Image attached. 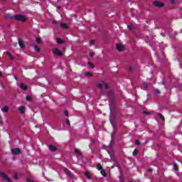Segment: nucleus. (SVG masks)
Wrapping results in <instances>:
<instances>
[{"label": "nucleus", "instance_id": "obj_1", "mask_svg": "<svg viewBox=\"0 0 182 182\" xmlns=\"http://www.w3.org/2000/svg\"><path fill=\"white\" fill-rule=\"evenodd\" d=\"M14 21H17L18 22H26V20L28 19L26 16L22 15V14H16L14 16Z\"/></svg>", "mask_w": 182, "mask_h": 182}, {"label": "nucleus", "instance_id": "obj_2", "mask_svg": "<svg viewBox=\"0 0 182 182\" xmlns=\"http://www.w3.org/2000/svg\"><path fill=\"white\" fill-rule=\"evenodd\" d=\"M53 55H55V56H59V58H62V56H63V53L57 48L53 49Z\"/></svg>", "mask_w": 182, "mask_h": 182}, {"label": "nucleus", "instance_id": "obj_3", "mask_svg": "<svg viewBox=\"0 0 182 182\" xmlns=\"http://www.w3.org/2000/svg\"><path fill=\"white\" fill-rule=\"evenodd\" d=\"M153 5L155 8H163L164 6V3L159 1H153Z\"/></svg>", "mask_w": 182, "mask_h": 182}, {"label": "nucleus", "instance_id": "obj_4", "mask_svg": "<svg viewBox=\"0 0 182 182\" xmlns=\"http://www.w3.org/2000/svg\"><path fill=\"white\" fill-rule=\"evenodd\" d=\"M0 177H3V180L5 181L11 182V178L8 177V175H6L4 172H0Z\"/></svg>", "mask_w": 182, "mask_h": 182}, {"label": "nucleus", "instance_id": "obj_5", "mask_svg": "<svg viewBox=\"0 0 182 182\" xmlns=\"http://www.w3.org/2000/svg\"><path fill=\"white\" fill-rule=\"evenodd\" d=\"M21 149L19 148H15L11 149L12 154H14V156H18L21 153Z\"/></svg>", "mask_w": 182, "mask_h": 182}, {"label": "nucleus", "instance_id": "obj_6", "mask_svg": "<svg viewBox=\"0 0 182 182\" xmlns=\"http://www.w3.org/2000/svg\"><path fill=\"white\" fill-rule=\"evenodd\" d=\"M64 172L65 173V174H67V176H68V177H70V178H73V174H72V172L69 171V169L65 168Z\"/></svg>", "mask_w": 182, "mask_h": 182}, {"label": "nucleus", "instance_id": "obj_7", "mask_svg": "<svg viewBox=\"0 0 182 182\" xmlns=\"http://www.w3.org/2000/svg\"><path fill=\"white\" fill-rule=\"evenodd\" d=\"M18 45L21 48V49H25V43H23V41H22V38H18Z\"/></svg>", "mask_w": 182, "mask_h": 182}, {"label": "nucleus", "instance_id": "obj_8", "mask_svg": "<svg viewBox=\"0 0 182 182\" xmlns=\"http://www.w3.org/2000/svg\"><path fill=\"white\" fill-rule=\"evenodd\" d=\"M117 49L119 52H123L124 50V46L122 44H117Z\"/></svg>", "mask_w": 182, "mask_h": 182}, {"label": "nucleus", "instance_id": "obj_9", "mask_svg": "<svg viewBox=\"0 0 182 182\" xmlns=\"http://www.w3.org/2000/svg\"><path fill=\"white\" fill-rule=\"evenodd\" d=\"M49 150H50V151L55 152V151H58V148H56V146L50 144L48 146Z\"/></svg>", "mask_w": 182, "mask_h": 182}, {"label": "nucleus", "instance_id": "obj_10", "mask_svg": "<svg viewBox=\"0 0 182 182\" xmlns=\"http://www.w3.org/2000/svg\"><path fill=\"white\" fill-rule=\"evenodd\" d=\"M25 110H26V108L25 107V106H21L18 108V112L19 113H21V114H24L25 113Z\"/></svg>", "mask_w": 182, "mask_h": 182}, {"label": "nucleus", "instance_id": "obj_11", "mask_svg": "<svg viewBox=\"0 0 182 182\" xmlns=\"http://www.w3.org/2000/svg\"><path fill=\"white\" fill-rule=\"evenodd\" d=\"M56 42H57V43H58V45H63V43H65V41L63 40H62V38H57Z\"/></svg>", "mask_w": 182, "mask_h": 182}, {"label": "nucleus", "instance_id": "obj_12", "mask_svg": "<svg viewBox=\"0 0 182 182\" xmlns=\"http://www.w3.org/2000/svg\"><path fill=\"white\" fill-rule=\"evenodd\" d=\"M20 87L22 89V90H28V85H25L24 83H21L20 85Z\"/></svg>", "mask_w": 182, "mask_h": 182}, {"label": "nucleus", "instance_id": "obj_13", "mask_svg": "<svg viewBox=\"0 0 182 182\" xmlns=\"http://www.w3.org/2000/svg\"><path fill=\"white\" fill-rule=\"evenodd\" d=\"M157 116H159V117L161 119L162 122H166V119L164 118V116L161 114V113H158Z\"/></svg>", "mask_w": 182, "mask_h": 182}, {"label": "nucleus", "instance_id": "obj_14", "mask_svg": "<svg viewBox=\"0 0 182 182\" xmlns=\"http://www.w3.org/2000/svg\"><path fill=\"white\" fill-rule=\"evenodd\" d=\"M4 18L6 19H14V16H11V14L4 15Z\"/></svg>", "mask_w": 182, "mask_h": 182}, {"label": "nucleus", "instance_id": "obj_15", "mask_svg": "<svg viewBox=\"0 0 182 182\" xmlns=\"http://www.w3.org/2000/svg\"><path fill=\"white\" fill-rule=\"evenodd\" d=\"M9 110V107H4L1 109V111L4 112V113H8Z\"/></svg>", "mask_w": 182, "mask_h": 182}, {"label": "nucleus", "instance_id": "obj_16", "mask_svg": "<svg viewBox=\"0 0 182 182\" xmlns=\"http://www.w3.org/2000/svg\"><path fill=\"white\" fill-rule=\"evenodd\" d=\"M60 28H63V29H68V24L63 23L60 24Z\"/></svg>", "mask_w": 182, "mask_h": 182}, {"label": "nucleus", "instance_id": "obj_17", "mask_svg": "<svg viewBox=\"0 0 182 182\" xmlns=\"http://www.w3.org/2000/svg\"><path fill=\"white\" fill-rule=\"evenodd\" d=\"M36 41L37 42V43H39V44L43 43V42L42 41V38H41V37L37 38Z\"/></svg>", "mask_w": 182, "mask_h": 182}, {"label": "nucleus", "instance_id": "obj_18", "mask_svg": "<svg viewBox=\"0 0 182 182\" xmlns=\"http://www.w3.org/2000/svg\"><path fill=\"white\" fill-rule=\"evenodd\" d=\"M6 55L9 57V59H10L11 60H14V56H12V54H11L10 53H6Z\"/></svg>", "mask_w": 182, "mask_h": 182}, {"label": "nucleus", "instance_id": "obj_19", "mask_svg": "<svg viewBox=\"0 0 182 182\" xmlns=\"http://www.w3.org/2000/svg\"><path fill=\"white\" fill-rule=\"evenodd\" d=\"M101 174H102L104 177H107V173H106V171H105V169H102V170H101Z\"/></svg>", "mask_w": 182, "mask_h": 182}, {"label": "nucleus", "instance_id": "obj_20", "mask_svg": "<svg viewBox=\"0 0 182 182\" xmlns=\"http://www.w3.org/2000/svg\"><path fill=\"white\" fill-rule=\"evenodd\" d=\"M75 153H76V154H78V156H82V152H80V151L77 149H75L74 150Z\"/></svg>", "mask_w": 182, "mask_h": 182}, {"label": "nucleus", "instance_id": "obj_21", "mask_svg": "<svg viewBox=\"0 0 182 182\" xmlns=\"http://www.w3.org/2000/svg\"><path fill=\"white\" fill-rule=\"evenodd\" d=\"M173 168L176 171H178V165H177V164L173 163Z\"/></svg>", "mask_w": 182, "mask_h": 182}, {"label": "nucleus", "instance_id": "obj_22", "mask_svg": "<svg viewBox=\"0 0 182 182\" xmlns=\"http://www.w3.org/2000/svg\"><path fill=\"white\" fill-rule=\"evenodd\" d=\"M85 177H87V178H92V176H90V173L87 171H86L85 173Z\"/></svg>", "mask_w": 182, "mask_h": 182}, {"label": "nucleus", "instance_id": "obj_23", "mask_svg": "<svg viewBox=\"0 0 182 182\" xmlns=\"http://www.w3.org/2000/svg\"><path fill=\"white\" fill-rule=\"evenodd\" d=\"M88 66L89 68H90L91 69H93L95 68V65H93L92 63L91 62H88Z\"/></svg>", "mask_w": 182, "mask_h": 182}, {"label": "nucleus", "instance_id": "obj_24", "mask_svg": "<svg viewBox=\"0 0 182 182\" xmlns=\"http://www.w3.org/2000/svg\"><path fill=\"white\" fill-rule=\"evenodd\" d=\"M85 76H89L90 77H92V76H93V74H92V73L90 72H87L85 73Z\"/></svg>", "mask_w": 182, "mask_h": 182}, {"label": "nucleus", "instance_id": "obj_25", "mask_svg": "<svg viewBox=\"0 0 182 182\" xmlns=\"http://www.w3.org/2000/svg\"><path fill=\"white\" fill-rule=\"evenodd\" d=\"M97 170H103V167L102 166V164H98L97 165Z\"/></svg>", "mask_w": 182, "mask_h": 182}, {"label": "nucleus", "instance_id": "obj_26", "mask_svg": "<svg viewBox=\"0 0 182 182\" xmlns=\"http://www.w3.org/2000/svg\"><path fill=\"white\" fill-rule=\"evenodd\" d=\"M34 49L36 52H41V48L38 46H34Z\"/></svg>", "mask_w": 182, "mask_h": 182}, {"label": "nucleus", "instance_id": "obj_27", "mask_svg": "<svg viewBox=\"0 0 182 182\" xmlns=\"http://www.w3.org/2000/svg\"><path fill=\"white\" fill-rule=\"evenodd\" d=\"M26 100H28V102H32V97H31V96H26Z\"/></svg>", "mask_w": 182, "mask_h": 182}, {"label": "nucleus", "instance_id": "obj_28", "mask_svg": "<svg viewBox=\"0 0 182 182\" xmlns=\"http://www.w3.org/2000/svg\"><path fill=\"white\" fill-rule=\"evenodd\" d=\"M138 153H139V150L134 149V151H133V156H137Z\"/></svg>", "mask_w": 182, "mask_h": 182}, {"label": "nucleus", "instance_id": "obj_29", "mask_svg": "<svg viewBox=\"0 0 182 182\" xmlns=\"http://www.w3.org/2000/svg\"><path fill=\"white\" fill-rule=\"evenodd\" d=\"M135 144H136V146H140V141H139V139H136V140H135Z\"/></svg>", "mask_w": 182, "mask_h": 182}, {"label": "nucleus", "instance_id": "obj_30", "mask_svg": "<svg viewBox=\"0 0 182 182\" xmlns=\"http://www.w3.org/2000/svg\"><path fill=\"white\" fill-rule=\"evenodd\" d=\"M65 122H66V124H68V126L70 127V121H69V119H66Z\"/></svg>", "mask_w": 182, "mask_h": 182}, {"label": "nucleus", "instance_id": "obj_31", "mask_svg": "<svg viewBox=\"0 0 182 182\" xmlns=\"http://www.w3.org/2000/svg\"><path fill=\"white\" fill-rule=\"evenodd\" d=\"M143 86L145 87V89H147L149 87V85L146 82H143Z\"/></svg>", "mask_w": 182, "mask_h": 182}, {"label": "nucleus", "instance_id": "obj_32", "mask_svg": "<svg viewBox=\"0 0 182 182\" xmlns=\"http://www.w3.org/2000/svg\"><path fill=\"white\" fill-rule=\"evenodd\" d=\"M128 29H129V31H132L133 29V25H132V24L129 25Z\"/></svg>", "mask_w": 182, "mask_h": 182}, {"label": "nucleus", "instance_id": "obj_33", "mask_svg": "<svg viewBox=\"0 0 182 182\" xmlns=\"http://www.w3.org/2000/svg\"><path fill=\"white\" fill-rule=\"evenodd\" d=\"M144 114H146V115H150V114H151V112H146V111H144Z\"/></svg>", "mask_w": 182, "mask_h": 182}, {"label": "nucleus", "instance_id": "obj_34", "mask_svg": "<svg viewBox=\"0 0 182 182\" xmlns=\"http://www.w3.org/2000/svg\"><path fill=\"white\" fill-rule=\"evenodd\" d=\"M95 43H96V41L95 40H91L90 41V44L91 45H95Z\"/></svg>", "mask_w": 182, "mask_h": 182}, {"label": "nucleus", "instance_id": "obj_35", "mask_svg": "<svg viewBox=\"0 0 182 182\" xmlns=\"http://www.w3.org/2000/svg\"><path fill=\"white\" fill-rule=\"evenodd\" d=\"M97 87H98L99 89H102L103 85H102V84H98V85H97Z\"/></svg>", "mask_w": 182, "mask_h": 182}, {"label": "nucleus", "instance_id": "obj_36", "mask_svg": "<svg viewBox=\"0 0 182 182\" xmlns=\"http://www.w3.org/2000/svg\"><path fill=\"white\" fill-rule=\"evenodd\" d=\"M64 114H65V116H69V112H68V110H65L64 112Z\"/></svg>", "mask_w": 182, "mask_h": 182}, {"label": "nucleus", "instance_id": "obj_37", "mask_svg": "<svg viewBox=\"0 0 182 182\" xmlns=\"http://www.w3.org/2000/svg\"><path fill=\"white\" fill-rule=\"evenodd\" d=\"M91 142H92V144H95L96 143V139H91Z\"/></svg>", "mask_w": 182, "mask_h": 182}, {"label": "nucleus", "instance_id": "obj_38", "mask_svg": "<svg viewBox=\"0 0 182 182\" xmlns=\"http://www.w3.org/2000/svg\"><path fill=\"white\" fill-rule=\"evenodd\" d=\"M146 171H148V173H153V169L152 168H148L146 170Z\"/></svg>", "mask_w": 182, "mask_h": 182}, {"label": "nucleus", "instance_id": "obj_39", "mask_svg": "<svg viewBox=\"0 0 182 182\" xmlns=\"http://www.w3.org/2000/svg\"><path fill=\"white\" fill-rule=\"evenodd\" d=\"M105 89H109V85L107 82L105 83Z\"/></svg>", "mask_w": 182, "mask_h": 182}, {"label": "nucleus", "instance_id": "obj_40", "mask_svg": "<svg viewBox=\"0 0 182 182\" xmlns=\"http://www.w3.org/2000/svg\"><path fill=\"white\" fill-rule=\"evenodd\" d=\"M27 182H34L33 179H31L29 178H27Z\"/></svg>", "mask_w": 182, "mask_h": 182}, {"label": "nucleus", "instance_id": "obj_41", "mask_svg": "<svg viewBox=\"0 0 182 182\" xmlns=\"http://www.w3.org/2000/svg\"><path fill=\"white\" fill-rule=\"evenodd\" d=\"M155 92L157 94V95H160V90H155Z\"/></svg>", "mask_w": 182, "mask_h": 182}, {"label": "nucleus", "instance_id": "obj_42", "mask_svg": "<svg viewBox=\"0 0 182 182\" xmlns=\"http://www.w3.org/2000/svg\"><path fill=\"white\" fill-rule=\"evenodd\" d=\"M171 4H172V5H174V4H176V0H171Z\"/></svg>", "mask_w": 182, "mask_h": 182}, {"label": "nucleus", "instance_id": "obj_43", "mask_svg": "<svg viewBox=\"0 0 182 182\" xmlns=\"http://www.w3.org/2000/svg\"><path fill=\"white\" fill-rule=\"evenodd\" d=\"M90 56H91V58H93V56H95V53H90Z\"/></svg>", "mask_w": 182, "mask_h": 182}, {"label": "nucleus", "instance_id": "obj_44", "mask_svg": "<svg viewBox=\"0 0 182 182\" xmlns=\"http://www.w3.org/2000/svg\"><path fill=\"white\" fill-rule=\"evenodd\" d=\"M53 23L54 25H58V21H53Z\"/></svg>", "mask_w": 182, "mask_h": 182}, {"label": "nucleus", "instance_id": "obj_45", "mask_svg": "<svg viewBox=\"0 0 182 182\" xmlns=\"http://www.w3.org/2000/svg\"><path fill=\"white\" fill-rule=\"evenodd\" d=\"M0 124H2V117L0 116Z\"/></svg>", "mask_w": 182, "mask_h": 182}, {"label": "nucleus", "instance_id": "obj_46", "mask_svg": "<svg viewBox=\"0 0 182 182\" xmlns=\"http://www.w3.org/2000/svg\"><path fill=\"white\" fill-rule=\"evenodd\" d=\"M129 70L130 71H132V70H133V68L129 67Z\"/></svg>", "mask_w": 182, "mask_h": 182}, {"label": "nucleus", "instance_id": "obj_47", "mask_svg": "<svg viewBox=\"0 0 182 182\" xmlns=\"http://www.w3.org/2000/svg\"><path fill=\"white\" fill-rule=\"evenodd\" d=\"M16 80H18V77H16V75L14 76Z\"/></svg>", "mask_w": 182, "mask_h": 182}, {"label": "nucleus", "instance_id": "obj_48", "mask_svg": "<svg viewBox=\"0 0 182 182\" xmlns=\"http://www.w3.org/2000/svg\"><path fill=\"white\" fill-rule=\"evenodd\" d=\"M0 77H2V73L0 72Z\"/></svg>", "mask_w": 182, "mask_h": 182}, {"label": "nucleus", "instance_id": "obj_49", "mask_svg": "<svg viewBox=\"0 0 182 182\" xmlns=\"http://www.w3.org/2000/svg\"><path fill=\"white\" fill-rule=\"evenodd\" d=\"M15 178H18V175L14 176Z\"/></svg>", "mask_w": 182, "mask_h": 182}, {"label": "nucleus", "instance_id": "obj_50", "mask_svg": "<svg viewBox=\"0 0 182 182\" xmlns=\"http://www.w3.org/2000/svg\"><path fill=\"white\" fill-rule=\"evenodd\" d=\"M161 83H162V85H165V82H164V81H162V82H161Z\"/></svg>", "mask_w": 182, "mask_h": 182}, {"label": "nucleus", "instance_id": "obj_51", "mask_svg": "<svg viewBox=\"0 0 182 182\" xmlns=\"http://www.w3.org/2000/svg\"><path fill=\"white\" fill-rule=\"evenodd\" d=\"M58 9H60V6H58Z\"/></svg>", "mask_w": 182, "mask_h": 182}, {"label": "nucleus", "instance_id": "obj_52", "mask_svg": "<svg viewBox=\"0 0 182 182\" xmlns=\"http://www.w3.org/2000/svg\"><path fill=\"white\" fill-rule=\"evenodd\" d=\"M2 1H6V0H2Z\"/></svg>", "mask_w": 182, "mask_h": 182}]
</instances>
